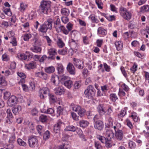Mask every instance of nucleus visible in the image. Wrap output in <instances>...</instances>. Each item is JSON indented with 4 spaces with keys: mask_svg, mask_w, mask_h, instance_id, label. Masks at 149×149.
<instances>
[{
    "mask_svg": "<svg viewBox=\"0 0 149 149\" xmlns=\"http://www.w3.org/2000/svg\"><path fill=\"white\" fill-rule=\"evenodd\" d=\"M51 2L49 1L42 0L40 6L41 12L45 14H48L51 12Z\"/></svg>",
    "mask_w": 149,
    "mask_h": 149,
    "instance_id": "1",
    "label": "nucleus"
},
{
    "mask_svg": "<svg viewBox=\"0 0 149 149\" xmlns=\"http://www.w3.org/2000/svg\"><path fill=\"white\" fill-rule=\"evenodd\" d=\"M53 21L52 19H48L44 24L40 26L39 31L42 33H45L48 29H52V23Z\"/></svg>",
    "mask_w": 149,
    "mask_h": 149,
    "instance_id": "2",
    "label": "nucleus"
},
{
    "mask_svg": "<svg viewBox=\"0 0 149 149\" xmlns=\"http://www.w3.org/2000/svg\"><path fill=\"white\" fill-rule=\"evenodd\" d=\"M119 12L121 16L125 19L129 21L131 18V13L126 8L123 7H120Z\"/></svg>",
    "mask_w": 149,
    "mask_h": 149,
    "instance_id": "3",
    "label": "nucleus"
},
{
    "mask_svg": "<svg viewBox=\"0 0 149 149\" xmlns=\"http://www.w3.org/2000/svg\"><path fill=\"white\" fill-rule=\"evenodd\" d=\"M96 90L92 85H89L84 91L86 96L89 99H92L94 96Z\"/></svg>",
    "mask_w": 149,
    "mask_h": 149,
    "instance_id": "4",
    "label": "nucleus"
},
{
    "mask_svg": "<svg viewBox=\"0 0 149 149\" xmlns=\"http://www.w3.org/2000/svg\"><path fill=\"white\" fill-rule=\"evenodd\" d=\"M97 138L101 142L103 143H105L106 147L108 148H110L113 146L112 143L111 141V139H106L105 137L104 136L100 135H98L97 136Z\"/></svg>",
    "mask_w": 149,
    "mask_h": 149,
    "instance_id": "5",
    "label": "nucleus"
},
{
    "mask_svg": "<svg viewBox=\"0 0 149 149\" xmlns=\"http://www.w3.org/2000/svg\"><path fill=\"white\" fill-rule=\"evenodd\" d=\"M28 143L29 146L31 148H34L38 145V141L36 137L31 136L28 138Z\"/></svg>",
    "mask_w": 149,
    "mask_h": 149,
    "instance_id": "6",
    "label": "nucleus"
},
{
    "mask_svg": "<svg viewBox=\"0 0 149 149\" xmlns=\"http://www.w3.org/2000/svg\"><path fill=\"white\" fill-rule=\"evenodd\" d=\"M49 90L47 87H43L40 89L39 91V96L41 99H44L47 95L49 94Z\"/></svg>",
    "mask_w": 149,
    "mask_h": 149,
    "instance_id": "7",
    "label": "nucleus"
},
{
    "mask_svg": "<svg viewBox=\"0 0 149 149\" xmlns=\"http://www.w3.org/2000/svg\"><path fill=\"white\" fill-rule=\"evenodd\" d=\"M113 127L115 132V136L116 139L119 141L122 140L123 138V131L121 130H119L116 126H113Z\"/></svg>",
    "mask_w": 149,
    "mask_h": 149,
    "instance_id": "8",
    "label": "nucleus"
},
{
    "mask_svg": "<svg viewBox=\"0 0 149 149\" xmlns=\"http://www.w3.org/2000/svg\"><path fill=\"white\" fill-rule=\"evenodd\" d=\"M48 53L49 54V58L54 60L56 58V55L57 54L56 49L53 47H51L48 49Z\"/></svg>",
    "mask_w": 149,
    "mask_h": 149,
    "instance_id": "9",
    "label": "nucleus"
},
{
    "mask_svg": "<svg viewBox=\"0 0 149 149\" xmlns=\"http://www.w3.org/2000/svg\"><path fill=\"white\" fill-rule=\"evenodd\" d=\"M73 61L74 65L78 69H81L83 68V63L81 60L74 58Z\"/></svg>",
    "mask_w": 149,
    "mask_h": 149,
    "instance_id": "10",
    "label": "nucleus"
},
{
    "mask_svg": "<svg viewBox=\"0 0 149 149\" xmlns=\"http://www.w3.org/2000/svg\"><path fill=\"white\" fill-rule=\"evenodd\" d=\"M66 68L67 71L70 74L74 75L75 74V68L72 63H69L67 65Z\"/></svg>",
    "mask_w": 149,
    "mask_h": 149,
    "instance_id": "11",
    "label": "nucleus"
},
{
    "mask_svg": "<svg viewBox=\"0 0 149 149\" xmlns=\"http://www.w3.org/2000/svg\"><path fill=\"white\" fill-rule=\"evenodd\" d=\"M70 45L72 49H77L79 45L78 41L71 39L69 41Z\"/></svg>",
    "mask_w": 149,
    "mask_h": 149,
    "instance_id": "12",
    "label": "nucleus"
},
{
    "mask_svg": "<svg viewBox=\"0 0 149 149\" xmlns=\"http://www.w3.org/2000/svg\"><path fill=\"white\" fill-rule=\"evenodd\" d=\"M17 101L16 97L14 95H12L8 100L7 104L9 106L12 107L16 103Z\"/></svg>",
    "mask_w": 149,
    "mask_h": 149,
    "instance_id": "13",
    "label": "nucleus"
},
{
    "mask_svg": "<svg viewBox=\"0 0 149 149\" xmlns=\"http://www.w3.org/2000/svg\"><path fill=\"white\" fill-rule=\"evenodd\" d=\"M30 50L34 53L40 54L41 52L42 48L39 46L34 45L30 48Z\"/></svg>",
    "mask_w": 149,
    "mask_h": 149,
    "instance_id": "14",
    "label": "nucleus"
},
{
    "mask_svg": "<svg viewBox=\"0 0 149 149\" xmlns=\"http://www.w3.org/2000/svg\"><path fill=\"white\" fill-rule=\"evenodd\" d=\"M26 68L28 70L34 69L36 68V63L35 61H32L25 65Z\"/></svg>",
    "mask_w": 149,
    "mask_h": 149,
    "instance_id": "15",
    "label": "nucleus"
},
{
    "mask_svg": "<svg viewBox=\"0 0 149 149\" xmlns=\"http://www.w3.org/2000/svg\"><path fill=\"white\" fill-rule=\"evenodd\" d=\"M104 125L102 121L100 120L94 123V127L97 130H101L103 127Z\"/></svg>",
    "mask_w": 149,
    "mask_h": 149,
    "instance_id": "16",
    "label": "nucleus"
},
{
    "mask_svg": "<svg viewBox=\"0 0 149 149\" xmlns=\"http://www.w3.org/2000/svg\"><path fill=\"white\" fill-rule=\"evenodd\" d=\"M114 133L112 130L110 129L107 130L106 133L105 138L106 139H111L113 137Z\"/></svg>",
    "mask_w": 149,
    "mask_h": 149,
    "instance_id": "17",
    "label": "nucleus"
},
{
    "mask_svg": "<svg viewBox=\"0 0 149 149\" xmlns=\"http://www.w3.org/2000/svg\"><path fill=\"white\" fill-rule=\"evenodd\" d=\"M54 92L56 95H61L65 92V90L63 87H60L56 88Z\"/></svg>",
    "mask_w": 149,
    "mask_h": 149,
    "instance_id": "18",
    "label": "nucleus"
},
{
    "mask_svg": "<svg viewBox=\"0 0 149 149\" xmlns=\"http://www.w3.org/2000/svg\"><path fill=\"white\" fill-rule=\"evenodd\" d=\"M58 77L56 75H52L51 77V81L55 85H57L58 83Z\"/></svg>",
    "mask_w": 149,
    "mask_h": 149,
    "instance_id": "19",
    "label": "nucleus"
},
{
    "mask_svg": "<svg viewBox=\"0 0 149 149\" xmlns=\"http://www.w3.org/2000/svg\"><path fill=\"white\" fill-rule=\"evenodd\" d=\"M97 111L100 116L104 115L106 113V111L104 110L103 106L101 104L99 105L97 107Z\"/></svg>",
    "mask_w": 149,
    "mask_h": 149,
    "instance_id": "20",
    "label": "nucleus"
},
{
    "mask_svg": "<svg viewBox=\"0 0 149 149\" xmlns=\"http://www.w3.org/2000/svg\"><path fill=\"white\" fill-rule=\"evenodd\" d=\"M22 108L19 105L16 106L12 108V111L13 113L15 115H17L19 112L21 111Z\"/></svg>",
    "mask_w": 149,
    "mask_h": 149,
    "instance_id": "21",
    "label": "nucleus"
},
{
    "mask_svg": "<svg viewBox=\"0 0 149 149\" xmlns=\"http://www.w3.org/2000/svg\"><path fill=\"white\" fill-rule=\"evenodd\" d=\"M129 117L132 118L133 120L135 122H137L139 119L137 114L136 112H132L129 116Z\"/></svg>",
    "mask_w": 149,
    "mask_h": 149,
    "instance_id": "22",
    "label": "nucleus"
},
{
    "mask_svg": "<svg viewBox=\"0 0 149 149\" xmlns=\"http://www.w3.org/2000/svg\"><path fill=\"white\" fill-rule=\"evenodd\" d=\"M57 70L58 74H61L64 72V68L63 65L61 63H58L57 64Z\"/></svg>",
    "mask_w": 149,
    "mask_h": 149,
    "instance_id": "23",
    "label": "nucleus"
},
{
    "mask_svg": "<svg viewBox=\"0 0 149 149\" xmlns=\"http://www.w3.org/2000/svg\"><path fill=\"white\" fill-rule=\"evenodd\" d=\"M107 31L102 27L98 28L97 29V33L99 35L104 36L106 34Z\"/></svg>",
    "mask_w": 149,
    "mask_h": 149,
    "instance_id": "24",
    "label": "nucleus"
},
{
    "mask_svg": "<svg viewBox=\"0 0 149 149\" xmlns=\"http://www.w3.org/2000/svg\"><path fill=\"white\" fill-rule=\"evenodd\" d=\"M57 39L56 43L57 45L60 48H62L65 46V43L63 42L61 38L60 37H58Z\"/></svg>",
    "mask_w": 149,
    "mask_h": 149,
    "instance_id": "25",
    "label": "nucleus"
},
{
    "mask_svg": "<svg viewBox=\"0 0 149 149\" xmlns=\"http://www.w3.org/2000/svg\"><path fill=\"white\" fill-rule=\"evenodd\" d=\"M54 27L61 25V22L59 17L58 16H55L54 19Z\"/></svg>",
    "mask_w": 149,
    "mask_h": 149,
    "instance_id": "26",
    "label": "nucleus"
},
{
    "mask_svg": "<svg viewBox=\"0 0 149 149\" xmlns=\"http://www.w3.org/2000/svg\"><path fill=\"white\" fill-rule=\"evenodd\" d=\"M2 10L4 13L8 16H10L12 15V12L9 7H4Z\"/></svg>",
    "mask_w": 149,
    "mask_h": 149,
    "instance_id": "27",
    "label": "nucleus"
},
{
    "mask_svg": "<svg viewBox=\"0 0 149 149\" xmlns=\"http://www.w3.org/2000/svg\"><path fill=\"white\" fill-rule=\"evenodd\" d=\"M89 18L91 19L92 22L93 23H97L99 22L97 17L94 15H91L89 16Z\"/></svg>",
    "mask_w": 149,
    "mask_h": 149,
    "instance_id": "28",
    "label": "nucleus"
},
{
    "mask_svg": "<svg viewBox=\"0 0 149 149\" xmlns=\"http://www.w3.org/2000/svg\"><path fill=\"white\" fill-rule=\"evenodd\" d=\"M88 121L85 120H81L79 121V125L81 127L84 128L86 127L89 124Z\"/></svg>",
    "mask_w": 149,
    "mask_h": 149,
    "instance_id": "29",
    "label": "nucleus"
},
{
    "mask_svg": "<svg viewBox=\"0 0 149 149\" xmlns=\"http://www.w3.org/2000/svg\"><path fill=\"white\" fill-rule=\"evenodd\" d=\"M45 71L47 73H51L54 72L55 70L54 67L51 66L46 67L45 68Z\"/></svg>",
    "mask_w": 149,
    "mask_h": 149,
    "instance_id": "30",
    "label": "nucleus"
},
{
    "mask_svg": "<svg viewBox=\"0 0 149 149\" xmlns=\"http://www.w3.org/2000/svg\"><path fill=\"white\" fill-rule=\"evenodd\" d=\"M32 37L31 34L29 33H26L24 34L22 36V37L25 41H28Z\"/></svg>",
    "mask_w": 149,
    "mask_h": 149,
    "instance_id": "31",
    "label": "nucleus"
},
{
    "mask_svg": "<svg viewBox=\"0 0 149 149\" xmlns=\"http://www.w3.org/2000/svg\"><path fill=\"white\" fill-rule=\"evenodd\" d=\"M109 98L110 100L113 102H115L118 99V97L116 94L112 93L109 95Z\"/></svg>",
    "mask_w": 149,
    "mask_h": 149,
    "instance_id": "32",
    "label": "nucleus"
},
{
    "mask_svg": "<svg viewBox=\"0 0 149 149\" xmlns=\"http://www.w3.org/2000/svg\"><path fill=\"white\" fill-rule=\"evenodd\" d=\"M94 145L96 149H102L103 148V146L98 141H95L94 142Z\"/></svg>",
    "mask_w": 149,
    "mask_h": 149,
    "instance_id": "33",
    "label": "nucleus"
},
{
    "mask_svg": "<svg viewBox=\"0 0 149 149\" xmlns=\"http://www.w3.org/2000/svg\"><path fill=\"white\" fill-rule=\"evenodd\" d=\"M39 119L42 122H45L48 120V117L45 115L42 114L40 116Z\"/></svg>",
    "mask_w": 149,
    "mask_h": 149,
    "instance_id": "34",
    "label": "nucleus"
},
{
    "mask_svg": "<svg viewBox=\"0 0 149 149\" xmlns=\"http://www.w3.org/2000/svg\"><path fill=\"white\" fill-rule=\"evenodd\" d=\"M77 127L73 125H68L66 127L65 130L66 131L74 132L77 130Z\"/></svg>",
    "mask_w": 149,
    "mask_h": 149,
    "instance_id": "35",
    "label": "nucleus"
},
{
    "mask_svg": "<svg viewBox=\"0 0 149 149\" xmlns=\"http://www.w3.org/2000/svg\"><path fill=\"white\" fill-rule=\"evenodd\" d=\"M77 133L79 137L81 138L82 141H86V139L85 136L83 134V132L81 130L79 129L77 132Z\"/></svg>",
    "mask_w": 149,
    "mask_h": 149,
    "instance_id": "36",
    "label": "nucleus"
},
{
    "mask_svg": "<svg viewBox=\"0 0 149 149\" xmlns=\"http://www.w3.org/2000/svg\"><path fill=\"white\" fill-rule=\"evenodd\" d=\"M77 133L79 137L81 138L82 141H86V139L85 136L83 134V132L81 130L79 129L77 132Z\"/></svg>",
    "mask_w": 149,
    "mask_h": 149,
    "instance_id": "37",
    "label": "nucleus"
},
{
    "mask_svg": "<svg viewBox=\"0 0 149 149\" xmlns=\"http://www.w3.org/2000/svg\"><path fill=\"white\" fill-rule=\"evenodd\" d=\"M106 108L107 109V114L110 116L111 114L113 111V108L112 106L109 105H107Z\"/></svg>",
    "mask_w": 149,
    "mask_h": 149,
    "instance_id": "38",
    "label": "nucleus"
},
{
    "mask_svg": "<svg viewBox=\"0 0 149 149\" xmlns=\"http://www.w3.org/2000/svg\"><path fill=\"white\" fill-rule=\"evenodd\" d=\"M64 85L67 88H70L72 86V82L71 80L68 79L65 81L64 82Z\"/></svg>",
    "mask_w": 149,
    "mask_h": 149,
    "instance_id": "39",
    "label": "nucleus"
},
{
    "mask_svg": "<svg viewBox=\"0 0 149 149\" xmlns=\"http://www.w3.org/2000/svg\"><path fill=\"white\" fill-rule=\"evenodd\" d=\"M149 10V5H144L140 8V11L143 13L147 12Z\"/></svg>",
    "mask_w": 149,
    "mask_h": 149,
    "instance_id": "40",
    "label": "nucleus"
},
{
    "mask_svg": "<svg viewBox=\"0 0 149 149\" xmlns=\"http://www.w3.org/2000/svg\"><path fill=\"white\" fill-rule=\"evenodd\" d=\"M61 12L62 15L66 16H67L70 13L69 9L65 8L61 9Z\"/></svg>",
    "mask_w": 149,
    "mask_h": 149,
    "instance_id": "41",
    "label": "nucleus"
},
{
    "mask_svg": "<svg viewBox=\"0 0 149 149\" xmlns=\"http://www.w3.org/2000/svg\"><path fill=\"white\" fill-rule=\"evenodd\" d=\"M0 84L3 86H5L7 85V82L4 77L1 76H0Z\"/></svg>",
    "mask_w": 149,
    "mask_h": 149,
    "instance_id": "42",
    "label": "nucleus"
},
{
    "mask_svg": "<svg viewBox=\"0 0 149 149\" xmlns=\"http://www.w3.org/2000/svg\"><path fill=\"white\" fill-rule=\"evenodd\" d=\"M64 109L61 106H59L57 108L56 111L57 112V116L59 117L60 115L62 114L63 111Z\"/></svg>",
    "mask_w": 149,
    "mask_h": 149,
    "instance_id": "43",
    "label": "nucleus"
},
{
    "mask_svg": "<svg viewBox=\"0 0 149 149\" xmlns=\"http://www.w3.org/2000/svg\"><path fill=\"white\" fill-rule=\"evenodd\" d=\"M17 57L21 60H25L27 59V56L23 53L18 54L17 55Z\"/></svg>",
    "mask_w": 149,
    "mask_h": 149,
    "instance_id": "44",
    "label": "nucleus"
},
{
    "mask_svg": "<svg viewBox=\"0 0 149 149\" xmlns=\"http://www.w3.org/2000/svg\"><path fill=\"white\" fill-rule=\"evenodd\" d=\"M115 45L118 50H120L122 49L123 45L122 44L120 41H118L116 42Z\"/></svg>",
    "mask_w": 149,
    "mask_h": 149,
    "instance_id": "45",
    "label": "nucleus"
},
{
    "mask_svg": "<svg viewBox=\"0 0 149 149\" xmlns=\"http://www.w3.org/2000/svg\"><path fill=\"white\" fill-rule=\"evenodd\" d=\"M17 142L18 144L20 146L25 147L27 145V144L26 142L20 138H19L17 139Z\"/></svg>",
    "mask_w": 149,
    "mask_h": 149,
    "instance_id": "46",
    "label": "nucleus"
},
{
    "mask_svg": "<svg viewBox=\"0 0 149 149\" xmlns=\"http://www.w3.org/2000/svg\"><path fill=\"white\" fill-rule=\"evenodd\" d=\"M37 13L36 11H31L29 14V18L32 19H35L37 17Z\"/></svg>",
    "mask_w": 149,
    "mask_h": 149,
    "instance_id": "47",
    "label": "nucleus"
},
{
    "mask_svg": "<svg viewBox=\"0 0 149 149\" xmlns=\"http://www.w3.org/2000/svg\"><path fill=\"white\" fill-rule=\"evenodd\" d=\"M95 1L98 8L100 9H102L103 8V3L102 1V0H95Z\"/></svg>",
    "mask_w": 149,
    "mask_h": 149,
    "instance_id": "48",
    "label": "nucleus"
},
{
    "mask_svg": "<svg viewBox=\"0 0 149 149\" xmlns=\"http://www.w3.org/2000/svg\"><path fill=\"white\" fill-rule=\"evenodd\" d=\"M71 107L72 108V110L75 111H79L81 107L74 104H72L71 105Z\"/></svg>",
    "mask_w": 149,
    "mask_h": 149,
    "instance_id": "49",
    "label": "nucleus"
},
{
    "mask_svg": "<svg viewBox=\"0 0 149 149\" xmlns=\"http://www.w3.org/2000/svg\"><path fill=\"white\" fill-rule=\"evenodd\" d=\"M126 113V110L125 109H123L120 111V113L118 115V117L120 118H121L124 117Z\"/></svg>",
    "mask_w": 149,
    "mask_h": 149,
    "instance_id": "50",
    "label": "nucleus"
},
{
    "mask_svg": "<svg viewBox=\"0 0 149 149\" xmlns=\"http://www.w3.org/2000/svg\"><path fill=\"white\" fill-rule=\"evenodd\" d=\"M50 137V132L47 130L45 132L43 135V138L45 140H47L49 139Z\"/></svg>",
    "mask_w": 149,
    "mask_h": 149,
    "instance_id": "51",
    "label": "nucleus"
},
{
    "mask_svg": "<svg viewBox=\"0 0 149 149\" xmlns=\"http://www.w3.org/2000/svg\"><path fill=\"white\" fill-rule=\"evenodd\" d=\"M2 58L3 61H9L10 59L9 56L6 53L2 55Z\"/></svg>",
    "mask_w": 149,
    "mask_h": 149,
    "instance_id": "52",
    "label": "nucleus"
},
{
    "mask_svg": "<svg viewBox=\"0 0 149 149\" xmlns=\"http://www.w3.org/2000/svg\"><path fill=\"white\" fill-rule=\"evenodd\" d=\"M54 110L52 108H49L46 111L43 112L44 113L50 114L52 116H54Z\"/></svg>",
    "mask_w": 149,
    "mask_h": 149,
    "instance_id": "53",
    "label": "nucleus"
},
{
    "mask_svg": "<svg viewBox=\"0 0 149 149\" xmlns=\"http://www.w3.org/2000/svg\"><path fill=\"white\" fill-rule=\"evenodd\" d=\"M36 130L39 134L40 135L43 132V127L41 125H38L36 127Z\"/></svg>",
    "mask_w": 149,
    "mask_h": 149,
    "instance_id": "54",
    "label": "nucleus"
},
{
    "mask_svg": "<svg viewBox=\"0 0 149 149\" xmlns=\"http://www.w3.org/2000/svg\"><path fill=\"white\" fill-rule=\"evenodd\" d=\"M64 26L63 25H59L55 26V28L56 31L58 33L61 32Z\"/></svg>",
    "mask_w": 149,
    "mask_h": 149,
    "instance_id": "55",
    "label": "nucleus"
},
{
    "mask_svg": "<svg viewBox=\"0 0 149 149\" xmlns=\"http://www.w3.org/2000/svg\"><path fill=\"white\" fill-rule=\"evenodd\" d=\"M27 7V5L24 3H22L20 4L19 10L21 12H23Z\"/></svg>",
    "mask_w": 149,
    "mask_h": 149,
    "instance_id": "56",
    "label": "nucleus"
},
{
    "mask_svg": "<svg viewBox=\"0 0 149 149\" xmlns=\"http://www.w3.org/2000/svg\"><path fill=\"white\" fill-rule=\"evenodd\" d=\"M58 52L60 55H65L67 54V50L65 49H59L58 51Z\"/></svg>",
    "mask_w": 149,
    "mask_h": 149,
    "instance_id": "57",
    "label": "nucleus"
},
{
    "mask_svg": "<svg viewBox=\"0 0 149 149\" xmlns=\"http://www.w3.org/2000/svg\"><path fill=\"white\" fill-rule=\"evenodd\" d=\"M85 112V109L81 107L79 110L78 113L80 116L82 117L84 115Z\"/></svg>",
    "mask_w": 149,
    "mask_h": 149,
    "instance_id": "58",
    "label": "nucleus"
},
{
    "mask_svg": "<svg viewBox=\"0 0 149 149\" xmlns=\"http://www.w3.org/2000/svg\"><path fill=\"white\" fill-rule=\"evenodd\" d=\"M125 123L131 129L133 128V127L132 123L130 120L128 118H127L125 120Z\"/></svg>",
    "mask_w": 149,
    "mask_h": 149,
    "instance_id": "59",
    "label": "nucleus"
},
{
    "mask_svg": "<svg viewBox=\"0 0 149 149\" xmlns=\"http://www.w3.org/2000/svg\"><path fill=\"white\" fill-rule=\"evenodd\" d=\"M6 113L7 114V117L8 118L12 119L13 118V116L10 109H7L6 111Z\"/></svg>",
    "mask_w": 149,
    "mask_h": 149,
    "instance_id": "60",
    "label": "nucleus"
},
{
    "mask_svg": "<svg viewBox=\"0 0 149 149\" xmlns=\"http://www.w3.org/2000/svg\"><path fill=\"white\" fill-rule=\"evenodd\" d=\"M77 32L75 30H73L71 31L70 33V36L71 39L74 38L75 37Z\"/></svg>",
    "mask_w": 149,
    "mask_h": 149,
    "instance_id": "61",
    "label": "nucleus"
},
{
    "mask_svg": "<svg viewBox=\"0 0 149 149\" xmlns=\"http://www.w3.org/2000/svg\"><path fill=\"white\" fill-rule=\"evenodd\" d=\"M15 134H12L10 137L9 142L10 143H13L15 141Z\"/></svg>",
    "mask_w": 149,
    "mask_h": 149,
    "instance_id": "62",
    "label": "nucleus"
},
{
    "mask_svg": "<svg viewBox=\"0 0 149 149\" xmlns=\"http://www.w3.org/2000/svg\"><path fill=\"white\" fill-rule=\"evenodd\" d=\"M61 20L63 23L65 24L68 23L69 21V19L67 16H63L61 18Z\"/></svg>",
    "mask_w": 149,
    "mask_h": 149,
    "instance_id": "63",
    "label": "nucleus"
},
{
    "mask_svg": "<svg viewBox=\"0 0 149 149\" xmlns=\"http://www.w3.org/2000/svg\"><path fill=\"white\" fill-rule=\"evenodd\" d=\"M128 145L131 149H134L135 146V144L133 141H130L129 142Z\"/></svg>",
    "mask_w": 149,
    "mask_h": 149,
    "instance_id": "64",
    "label": "nucleus"
}]
</instances>
